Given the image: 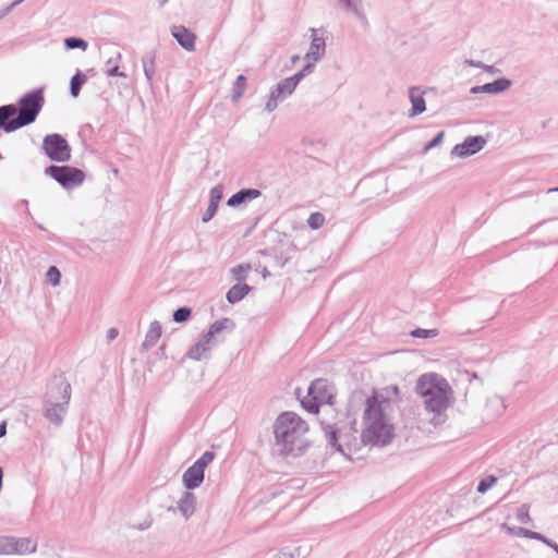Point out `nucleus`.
Listing matches in <instances>:
<instances>
[{
    "label": "nucleus",
    "mask_w": 558,
    "mask_h": 558,
    "mask_svg": "<svg viewBox=\"0 0 558 558\" xmlns=\"http://www.w3.org/2000/svg\"><path fill=\"white\" fill-rule=\"evenodd\" d=\"M400 399L397 386H389L366 399L363 415L362 442L372 446L389 444L395 436V427L386 415L391 400Z\"/></svg>",
    "instance_id": "1"
},
{
    "label": "nucleus",
    "mask_w": 558,
    "mask_h": 558,
    "mask_svg": "<svg viewBox=\"0 0 558 558\" xmlns=\"http://www.w3.org/2000/svg\"><path fill=\"white\" fill-rule=\"evenodd\" d=\"M416 392L424 399L427 411L442 413L450 405L452 389L446 378L437 373H425L416 383Z\"/></svg>",
    "instance_id": "2"
},
{
    "label": "nucleus",
    "mask_w": 558,
    "mask_h": 558,
    "mask_svg": "<svg viewBox=\"0 0 558 558\" xmlns=\"http://www.w3.org/2000/svg\"><path fill=\"white\" fill-rule=\"evenodd\" d=\"M307 432L308 425L294 412L281 413L274 425L276 442L284 454L290 453Z\"/></svg>",
    "instance_id": "3"
},
{
    "label": "nucleus",
    "mask_w": 558,
    "mask_h": 558,
    "mask_svg": "<svg viewBox=\"0 0 558 558\" xmlns=\"http://www.w3.org/2000/svg\"><path fill=\"white\" fill-rule=\"evenodd\" d=\"M43 102L44 97L41 92H33L25 95L20 102L19 116L8 123L7 131H14L35 121Z\"/></svg>",
    "instance_id": "4"
},
{
    "label": "nucleus",
    "mask_w": 558,
    "mask_h": 558,
    "mask_svg": "<svg viewBox=\"0 0 558 558\" xmlns=\"http://www.w3.org/2000/svg\"><path fill=\"white\" fill-rule=\"evenodd\" d=\"M331 386L325 379H316L308 387L307 396L301 401L303 408L311 413H318L320 404L332 403Z\"/></svg>",
    "instance_id": "5"
},
{
    "label": "nucleus",
    "mask_w": 558,
    "mask_h": 558,
    "mask_svg": "<svg viewBox=\"0 0 558 558\" xmlns=\"http://www.w3.org/2000/svg\"><path fill=\"white\" fill-rule=\"evenodd\" d=\"M234 324L229 318L215 322L208 332L190 350L189 355L194 360H201L211 348V340L214 336L225 329L233 328Z\"/></svg>",
    "instance_id": "6"
},
{
    "label": "nucleus",
    "mask_w": 558,
    "mask_h": 558,
    "mask_svg": "<svg viewBox=\"0 0 558 558\" xmlns=\"http://www.w3.org/2000/svg\"><path fill=\"white\" fill-rule=\"evenodd\" d=\"M312 72V63H306L304 68L294 74L291 77H288L280 82L272 90H271V99L267 104L268 109H271V107L276 106V101L278 99L284 98L289 95H291L294 89L296 88L300 81L308 73Z\"/></svg>",
    "instance_id": "7"
},
{
    "label": "nucleus",
    "mask_w": 558,
    "mask_h": 558,
    "mask_svg": "<svg viewBox=\"0 0 558 558\" xmlns=\"http://www.w3.org/2000/svg\"><path fill=\"white\" fill-rule=\"evenodd\" d=\"M215 456L210 451H206L192 466L183 474L182 481L187 489L198 487L204 480L205 469L213 462Z\"/></svg>",
    "instance_id": "8"
},
{
    "label": "nucleus",
    "mask_w": 558,
    "mask_h": 558,
    "mask_svg": "<svg viewBox=\"0 0 558 558\" xmlns=\"http://www.w3.org/2000/svg\"><path fill=\"white\" fill-rule=\"evenodd\" d=\"M46 173L68 189L80 185L85 179L82 170L68 166H50L46 169Z\"/></svg>",
    "instance_id": "9"
},
{
    "label": "nucleus",
    "mask_w": 558,
    "mask_h": 558,
    "mask_svg": "<svg viewBox=\"0 0 558 558\" xmlns=\"http://www.w3.org/2000/svg\"><path fill=\"white\" fill-rule=\"evenodd\" d=\"M43 148L51 160L63 162L70 159L71 148L59 134L47 135L44 138Z\"/></svg>",
    "instance_id": "10"
},
{
    "label": "nucleus",
    "mask_w": 558,
    "mask_h": 558,
    "mask_svg": "<svg viewBox=\"0 0 558 558\" xmlns=\"http://www.w3.org/2000/svg\"><path fill=\"white\" fill-rule=\"evenodd\" d=\"M36 542L32 538L0 537V555H26L36 550Z\"/></svg>",
    "instance_id": "11"
},
{
    "label": "nucleus",
    "mask_w": 558,
    "mask_h": 558,
    "mask_svg": "<svg viewBox=\"0 0 558 558\" xmlns=\"http://www.w3.org/2000/svg\"><path fill=\"white\" fill-rule=\"evenodd\" d=\"M70 391L71 387L69 384H64L62 387V402L52 403L50 407L46 409V417L49 418L53 423H59L61 421L62 414L64 413L65 405L70 400Z\"/></svg>",
    "instance_id": "12"
},
{
    "label": "nucleus",
    "mask_w": 558,
    "mask_h": 558,
    "mask_svg": "<svg viewBox=\"0 0 558 558\" xmlns=\"http://www.w3.org/2000/svg\"><path fill=\"white\" fill-rule=\"evenodd\" d=\"M325 38L318 35L316 29H312V43L310 49L305 56L306 63H314L325 53Z\"/></svg>",
    "instance_id": "13"
},
{
    "label": "nucleus",
    "mask_w": 558,
    "mask_h": 558,
    "mask_svg": "<svg viewBox=\"0 0 558 558\" xmlns=\"http://www.w3.org/2000/svg\"><path fill=\"white\" fill-rule=\"evenodd\" d=\"M485 140L481 136L468 137L462 144L454 147V151L459 156H468L475 154L483 148Z\"/></svg>",
    "instance_id": "14"
},
{
    "label": "nucleus",
    "mask_w": 558,
    "mask_h": 558,
    "mask_svg": "<svg viewBox=\"0 0 558 558\" xmlns=\"http://www.w3.org/2000/svg\"><path fill=\"white\" fill-rule=\"evenodd\" d=\"M172 35L183 48L190 51L194 50L196 37L187 28L184 26H174L172 29Z\"/></svg>",
    "instance_id": "15"
},
{
    "label": "nucleus",
    "mask_w": 558,
    "mask_h": 558,
    "mask_svg": "<svg viewBox=\"0 0 558 558\" xmlns=\"http://www.w3.org/2000/svg\"><path fill=\"white\" fill-rule=\"evenodd\" d=\"M510 87V81L506 78H499L493 83H487L483 86H477L472 88V93H488V94H497L504 92Z\"/></svg>",
    "instance_id": "16"
},
{
    "label": "nucleus",
    "mask_w": 558,
    "mask_h": 558,
    "mask_svg": "<svg viewBox=\"0 0 558 558\" xmlns=\"http://www.w3.org/2000/svg\"><path fill=\"white\" fill-rule=\"evenodd\" d=\"M410 100L412 102L411 116H417L425 111V99L423 97V93L420 92L418 88L412 87L410 89Z\"/></svg>",
    "instance_id": "17"
},
{
    "label": "nucleus",
    "mask_w": 558,
    "mask_h": 558,
    "mask_svg": "<svg viewBox=\"0 0 558 558\" xmlns=\"http://www.w3.org/2000/svg\"><path fill=\"white\" fill-rule=\"evenodd\" d=\"M250 290L251 288L246 283H238L227 292V300L232 304L236 303L241 301Z\"/></svg>",
    "instance_id": "18"
},
{
    "label": "nucleus",
    "mask_w": 558,
    "mask_h": 558,
    "mask_svg": "<svg viewBox=\"0 0 558 558\" xmlns=\"http://www.w3.org/2000/svg\"><path fill=\"white\" fill-rule=\"evenodd\" d=\"M195 496L191 493H185L179 502V509L182 514L189 518L195 509Z\"/></svg>",
    "instance_id": "19"
},
{
    "label": "nucleus",
    "mask_w": 558,
    "mask_h": 558,
    "mask_svg": "<svg viewBox=\"0 0 558 558\" xmlns=\"http://www.w3.org/2000/svg\"><path fill=\"white\" fill-rule=\"evenodd\" d=\"M16 113V108L12 105L0 107V128L7 131L8 123Z\"/></svg>",
    "instance_id": "20"
},
{
    "label": "nucleus",
    "mask_w": 558,
    "mask_h": 558,
    "mask_svg": "<svg viewBox=\"0 0 558 558\" xmlns=\"http://www.w3.org/2000/svg\"><path fill=\"white\" fill-rule=\"evenodd\" d=\"M246 88V78L244 75H239L234 82L232 89V99L238 101Z\"/></svg>",
    "instance_id": "21"
},
{
    "label": "nucleus",
    "mask_w": 558,
    "mask_h": 558,
    "mask_svg": "<svg viewBox=\"0 0 558 558\" xmlns=\"http://www.w3.org/2000/svg\"><path fill=\"white\" fill-rule=\"evenodd\" d=\"M252 270V266L250 264H241L231 269V274L233 275L235 280H244L248 272Z\"/></svg>",
    "instance_id": "22"
},
{
    "label": "nucleus",
    "mask_w": 558,
    "mask_h": 558,
    "mask_svg": "<svg viewBox=\"0 0 558 558\" xmlns=\"http://www.w3.org/2000/svg\"><path fill=\"white\" fill-rule=\"evenodd\" d=\"M85 75L77 73L71 80V94L73 97H77L82 85L85 83Z\"/></svg>",
    "instance_id": "23"
},
{
    "label": "nucleus",
    "mask_w": 558,
    "mask_h": 558,
    "mask_svg": "<svg viewBox=\"0 0 558 558\" xmlns=\"http://www.w3.org/2000/svg\"><path fill=\"white\" fill-rule=\"evenodd\" d=\"M308 226L313 229H319L325 223V217L320 213H312L307 219Z\"/></svg>",
    "instance_id": "24"
},
{
    "label": "nucleus",
    "mask_w": 558,
    "mask_h": 558,
    "mask_svg": "<svg viewBox=\"0 0 558 558\" xmlns=\"http://www.w3.org/2000/svg\"><path fill=\"white\" fill-rule=\"evenodd\" d=\"M216 192H217V187L213 189L209 206H208L205 215L203 216V221H205V222L210 220L217 211L218 205H217V202H215V199H214V195Z\"/></svg>",
    "instance_id": "25"
},
{
    "label": "nucleus",
    "mask_w": 558,
    "mask_h": 558,
    "mask_svg": "<svg viewBox=\"0 0 558 558\" xmlns=\"http://www.w3.org/2000/svg\"><path fill=\"white\" fill-rule=\"evenodd\" d=\"M46 277H47V281L52 284V286H58L59 282H60V271L59 269L56 267V266H51L47 274H46Z\"/></svg>",
    "instance_id": "26"
},
{
    "label": "nucleus",
    "mask_w": 558,
    "mask_h": 558,
    "mask_svg": "<svg viewBox=\"0 0 558 558\" xmlns=\"http://www.w3.org/2000/svg\"><path fill=\"white\" fill-rule=\"evenodd\" d=\"M496 482H497V478L495 476H488L480 482L477 490L480 493L484 494L489 488H492Z\"/></svg>",
    "instance_id": "27"
},
{
    "label": "nucleus",
    "mask_w": 558,
    "mask_h": 558,
    "mask_svg": "<svg viewBox=\"0 0 558 558\" xmlns=\"http://www.w3.org/2000/svg\"><path fill=\"white\" fill-rule=\"evenodd\" d=\"M190 316H191V310L187 307H181L174 312L173 319L177 323H183V322L187 320L190 318Z\"/></svg>",
    "instance_id": "28"
},
{
    "label": "nucleus",
    "mask_w": 558,
    "mask_h": 558,
    "mask_svg": "<svg viewBox=\"0 0 558 558\" xmlns=\"http://www.w3.org/2000/svg\"><path fill=\"white\" fill-rule=\"evenodd\" d=\"M412 336L416 338H429V337H436L437 330L435 329H415L412 331Z\"/></svg>",
    "instance_id": "29"
},
{
    "label": "nucleus",
    "mask_w": 558,
    "mask_h": 558,
    "mask_svg": "<svg viewBox=\"0 0 558 558\" xmlns=\"http://www.w3.org/2000/svg\"><path fill=\"white\" fill-rule=\"evenodd\" d=\"M65 45L70 49H74V48L86 49V47H87V44L84 40L78 39V38H66Z\"/></svg>",
    "instance_id": "30"
},
{
    "label": "nucleus",
    "mask_w": 558,
    "mask_h": 558,
    "mask_svg": "<svg viewBox=\"0 0 558 558\" xmlns=\"http://www.w3.org/2000/svg\"><path fill=\"white\" fill-rule=\"evenodd\" d=\"M245 201H246L245 194L243 193V191H240L228 199V205L236 206V205L244 203Z\"/></svg>",
    "instance_id": "31"
},
{
    "label": "nucleus",
    "mask_w": 558,
    "mask_h": 558,
    "mask_svg": "<svg viewBox=\"0 0 558 558\" xmlns=\"http://www.w3.org/2000/svg\"><path fill=\"white\" fill-rule=\"evenodd\" d=\"M242 191L245 194L246 199H254V198H257L260 195V192L258 190H255V189L242 190Z\"/></svg>",
    "instance_id": "32"
},
{
    "label": "nucleus",
    "mask_w": 558,
    "mask_h": 558,
    "mask_svg": "<svg viewBox=\"0 0 558 558\" xmlns=\"http://www.w3.org/2000/svg\"><path fill=\"white\" fill-rule=\"evenodd\" d=\"M444 133L440 132L436 137H434L427 145L426 149H430L432 147L438 145L442 140Z\"/></svg>",
    "instance_id": "33"
},
{
    "label": "nucleus",
    "mask_w": 558,
    "mask_h": 558,
    "mask_svg": "<svg viewBox=\"0 0 558 558\" xmlns=\"http://www.w3.org/2000/svg\"><path fill=\"white\" fill-rule=\"evenodd\" d=\"M519 534H522L524 536H527V537H531V538H535V539H543L541 534L535 533V532H531V531H527V530H523V529L520 530Z\"/></svg>",
    "instance_id": "34"
},
{
    "label": "nucleus",
    "mask_w": 558,
    "mask_h": 558,
    "mask_svg": "<svg viewBox=\"0 0 558 558\" xmlns=\"http://www.w3.org/2000/svg\"><path fill=\"white\" fill-rule=\"evenodd\" d=\"M518 519L521 522L530 521L529 511L526 509H520L519 512H518Z\"/></svg>",
    "instance_id": "35"
},
{
    "label": "nucleus",
    "mask_w": 558,
    "mask_h": 558,
    "mask_svg": "<svg viewBox=\"0 0 558 558\" xmlns=\"http://www.w3.org/2000/svg\"><path fill=\"white\" fill-rule=\"evenodd\" d=\"M119 335V331L117 328H110L108 331H107V339L108 341H112L113 339H116Z\"/></svg>",
    "instance_id": "36"
},
{
    "label": "nucleus",
    "mask_w": 558,
    "mask_h": 558,
    "mask_svg": "<svg viewBox=\"0 0 558 558\" xmlns=\"http://www.w3.org/2000/svg\"><path fill=\"white\" fill-rule=\"evenodd\" d=\"M108 74H109L110 76H114V75L123 76V73H120V72H119V68H118V66H113L112 69H109V70H108Z\"/></svg>",
    "instance_id": "37"
},
{
    "label": "nucleus",
    "mask_w": 558,
    "mask_h": 558,
    "mask_svg": "<svg viewBox=\"0 0 558 558\" xmlns=\"http://www.w3.org/2000/svg\"><path fill=\"white\" fill-rule=\"evenodd\" d=\"M329 442L332 445V446H336V442H337V434L335 430H332L330 434H329Z\"/></svg>",
    "instance_id": "38"
},
{
    "label": "nucleus",
    "mask_w": 558,
    "mask_h": 558,
    "mask_svg": "<svg viewBox=\"0 0 558 558\" xmlns=\"http://www.w3.org/2000/svg\"><path fill=\"white\" fill-rule=\"evenodd\" d=\"M7 433V423L5 422H2L0 424V438L3 437Z\"/></svg>",
    "instance_id": "39"
},
{
    "label": "nucleus",
    "mask_w": 558,
    "mask_h": 558,
    "mask_svg": "<svg viewBox=\"0 0 558 558\" xmlns=\"http://www.w3.org/2000/svg\"><path fill=\"white\" fill-rule=\"evenodd\" d=\"M220 198H221V191H220L219 189H217V192H216V193H215V195H214V199H215V202H217V204H218V203H219V201H220Z\"/></svg>",
    "instance_id": "40"
},
{
    "label": "nucleus",
    "mask_w": 558,
    "mask_h": 558,
    "mask_svg": "<svg viewBox=\"0 0 558 558\" xmlns=\"http://www.w3.org/2000/svg\"><path fill=\"white\" fill-rule=\"evenodd\" d=\"M300 57L299 56H293L292 57V62L295 63L296 61H299Z\"/></svg>",
    "instance_id": "41"
}]
</instances>
